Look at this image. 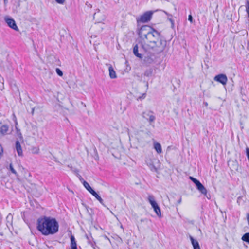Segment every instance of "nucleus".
<instances>
[{
	"label": "nucleus",
	"mask_w": 249,
	"mask_h": 249,
	"mask_svg": "<svg viewBox=\"0 0 249 249\" xmlns=\"http://www.w3.org/2000/svg\"><path fill=\"white\" fill-rule=\"evenodd\" d=\"M168 19L171 23L172 28H173L174 27V21L173 19L172 18V17H168Z\"/></svg>",
	"instance_id": "obj_24"
},
{
	"label": "nucleus",
	"mask_w": 249,
	"mask_h": 249,
	"mask_svg": "<svg viewBox=\"0 0 249 249\" xmlns=\"http://www.w3.org/2000/svg\"><path fill=\"white\" fill-rule=\"evenodd\" d=\"M154 149L156 150L158 154H160L162 152L161 146L160 143L155 142L154 143Z\"/></svg>",
	"instance_id": "obj_11"
},
{
	"label": "nucleus",
	"mask_w": 249,
	"mask_h": 249,
	"mask_svg": "<svg viewBox=\"0 0 249 249\" xmlns=\"http://www.w3.org/2000/svg\"><path fill=\"white\" fill-rule=\"evenodd\" d=\"M214 79L215 81L219 82L224 85L226 84L228 81L226 75L224 74H220L216 75L214 77Z\"/></svg>",
	"instance_id": "obj_7"
},
{
	"label": "nucleus",
	"mask_w": 249,
	"mask_h": 249,
	"mask_svg": "<svg viewBox=\"0 0 249 249\" xmlns=\"http://www.w3.org/2000/svg\"><path fill=\"white\" fill-rule=\"evenodd\" d=\"M4 20L6 23L10 28L15 31H18V28L16 24L15 21L13 18L6 16L4 18Z\"/></svg>",
	"instance_id": "obj_5"
},
{
	"label": "nucleus",
	"mask_w": 249,
	"mask_h": 249,
	"mask_svg": "<svg viewBox=\"0 0 249 249\" xmlns=\"http://www.w3.org/2000/svg\"><path fill=\"white\" fill-rule=\"evenodd\" d=\"M55 1L59 4H63L64 3L65 0H55Z\"/></svg>",
	"instance_id": "obj_26"
},
{
	"label": "nucleus",
	"mask_w": 249,
	"mask_h": 249,
	"mask_svg": "<svg viewBox=\"0 0 249 249\" xmlns=\"http://www.w3.org/2000/svg\"><path fill=\"white\" fill-rule=\"evenodd\" d=\"M15 148L19 156L23 155V151L21 148V144L18 140H17L15 142Z\"/></svg>",
	"instance_id": "obj_8"
},
{
	"label": "nucleus",
	"mask_w": 249,
	"mask_h": 249,
	"mask_svg": "<svg viewBox=\"0 0 249 249\" xmlns=\"http://www.w3.org/2000/svg\"><path fill=\"white\" fill-rule=\"evenodd\" d=\"M6 1V0H4V2Z\"/></svg>",
	"instance_id": "obj_49"
},
{
	"label": "nucleus",
	"mask_w": 249,
	"mask_h": 249,
	"mask_svg": "<svg viewBox=\"0 0 249 249\" xmlns=\"http://www.w3.org/2000/svg\"><path fill=\"white\" fill-rule=\"evenodd\" d=\"M145 75H146V76H149V73H147L146 72V73H145Z\"/></svg>",
	"instance_id": "obj_44"
},
{
	"label": "nucleus",
	"mask_w": 249,
	"mask_h": 249,
	"mask_svg": "<svg viewBox=\"0 0 249 249\" xmlns=\"http://www.w3.org/2000/svg\"><path fill=\"white\" fill-rule=\"evenodd\" d=\"M188 20L191 22H193V17L191 15H189L188 16Z\"/></svg>",
	"instance_id": "obj_32"
},
{
	"label": "nucleus",
	"mask_w": 249,
	"mask_h": 249,
	"mask_svg": "<svg viewBox=\"0 0 249 249\" xmlns=\"http://www.w3.org/2000/svg\"><path fill=\"white\" fill-rule=\"evenodd\" d=\"M133 53L138 57L140 58H142L141 54L138 53V47L137 45H136L133 48Z\"/></svg>",
	"instance_id": "obj_16"
},
{
	"label": "nucleus",
	"mask_w": 249,
	"mask_h": 249,
	"mask_svg": "<svg viewBox=\"0 0 249 249\" xmlns=\"http://www.w3.org/2000/svg\"><path fill=\"white\" fill-rule=\"evenodd\" d=\"M8 126L7 125H3L1 126L0 128V133L4 135L6 134L8 130Z\"/></svg>",
	"instance_id": "obj_12"
},
{
	"label": "nucleus",
	"mask_w": 249,
	"mask_h": 249,
	"mask_svg": "<svg viewBox=\"0 0 249 249\" xmlns=\"http://www.w3.org/2000/svg\"><path fill=\"white\" fill-rule=\"evenodd\" d=\"M83 184L84 187L90 193H91L92 191H94L90 187V186L89 185V184L86 181H83Z\"/></svg>",
	"instance_id": "obj_18"
},
{
	"label": "nucleus",
	"mask_w": 249,
	"mask_h": 249,
	"mask_svg": "<svg viewBox=\"0 0 249 249\" xmlns=\"http://www.w3.org/2000/svg\"><path fill=\"white\" fill-rule=\"evenodd\" d=\"M70 238H71V248L76 247L77 244H76L74 236L73 235L71 234Z\"/></svg>",
	"instance_id": "obj_17"
},
{
	"label": "nucleus",
	"mask_w": 249,
	"mask_h": 249,
	"mask_svg": "<svg viewBox=\"0 0 249 249\" xmlns=\"http://www.w3.org/2000/svg\"><path fill=\"white\" fill-rule=\"evenodd\" d=\"M148 200L152 207L154 206L157 204V202L155 200L154 197L152 195H149L148 197Z\"/></svg>",
	"instance_id": "obj_15"
},
{
	"label": "nucleus",
	"mask_w": 249,
	"mask_h": 249,
	"mask_svg": "<svg viewBox=\"0 0 249 249\" xmlns=\"http://www.w3.org/2000/svg\"><path fill=\"white\" fill-rule=\"evenodd\" d=\"M91 194L100 202L101 204H103V200L94 190L92 191Z\"/></svg>",
	"instance_id": "obj_14"
},
{
	"label": "nucleus",
	"mask_w": 249,
	"mask_h": 249,
	"mask_svg": "<svg viewBox=\"0 0 249 249\" xmlns=\"http://www.w3.org/2000/svg\"><path fill=\"white\" fill-rule=\"evenodd\" d=\"M9 167H10V169L11 171L12 172V173H13V174H14L15 175H17V173L16 171L14 169L13 165L11 163L10 164Z\"/></svg>",
	"instance_id": "obj_23"
},
{
	"label": "nucleus",
	"mask_w": 249,
	"mask_h": 249,
	"mask_svg": "<svg viewBox=\"0 0 249 249\" xmlns=\"http://www.w3.org/2000/svg\"><path fill=\"white\" fill-rule=\"evenodd\" d=\"M37 229L43 235L46 236L57 232L59 225L55 218L44 216L38 219Z\"/></svg>",
	"instance_id": "obj_2"
},
{
	"label": "nucleus",
	"mask_w": 249,
	"mask_h": 249,
	"mask_svg": "<svg viewBox=\"0 0 249 249\" xmlns=\"http://www.w3.org/2000/svg\"><path fill=\"white\" fill-rule=\"evenodd\" d=\"M105 238H106V239H108V240H109V239L107 236H105Z\"/></svg>",
	"instance_id": "obj_45"
},
{
	"label": "nucleus",
	"mask_w": 249,
	"mask_h": 249,
	"mask_svg": "<svg viewBox=\"0 0 249 249\" xmlns=\"http://www.w3.org/2000/svg\"><path fill=\"white\" fill-rule=\"evenodd\" d=\"M246 150L247 156L249 160V148L247 147Z\"/></svg>",
	"instance_id": "obj_28"
},
{
	"label": "nucleus",
	"mask_w": 249,
	"mask_h": 249,
	"mask_svg": "<svg viewBox=\"0 0 249 249\" xmlns=\"http://www.w3.org/2000/svg\"><path fill=\"white\" fill-rule=\"evenodd\" d=\"M94 19L98 23L104 21L106 18V16L104 12H101L99 9H97L93 15Z\"/></svg>",
	"instance_id": "obj_4"
},
{
	"label": "nucleus",
	"mask_w": 249,
	"mask_h": 249,
	"mask_svg": "<svg viewBox=\"0 0 249 249\" xmlns=\"http://www.w3.org/2000/svg\"><path fill=\"white\" fill-rule=\"evenodd\" d=\"M0 88H1V89H3L4 88V87H3V82H2L1 83V85H0Z\"/></svg>",
	"instance_id": "obj_39"
},
{
	"label": "nucleus",
	"mask_w": 249,
	"mask_h": 249,
	"mask_svg": "<svg viewBox=\"0 0 249 249\" xmlns=\"http://www.w3.org/2000/svg\"><path fill=\"white\" fill-rule=\"evenodd\" d=\"M245 7H246V9H249V0L246 1Z\"/></svg>",
	"instance_id": "obj_29"
},
{
	"label": "nucleus",
	"mask_w": 249,
	"mask_h": 249,
	"mask_svg": "<svg viewBox=\"0 0 249 249\" xmlns=\"http://www.w3.org/2000/svg\"><path fill=\"white\" fill-rule=\"evenodd\" d=\"M56 71L58 75H59L60 76L63 75V72L59 69L57 68L56 69Z\"/></svg>",
	"instance_id": "obj_25"
},
{
	"label": "nucleus",
	"mask_w": 249,
	"mask_h": 249,
	"mask_svg": "<svg viewBox=\"0 0 249 249\" xmlns=\"http://www.w3.org/2000/svg\"><path fill=\"white\" fill-rule=\"evenodd\" d=\"M153 12L147 11L137 19L138 22L145 23L149 21L152 17Z\"/></svg>",
	"instance_id": "obj_3"
},
{
	"label": "nucleus",
	"mask_w": 249,
	"mask_h": 249,
	"mask_svg": "<svg viewBox=\"0 0 249 249\" xmlns=\"http://www.w3.org/2000/svg\"><path fill=\"white\" fill-rule=\"evenodd\" d=\"M3 81H4L3 78V77H2L0 75V81L2 83V82H3Z\"/></svg>",
	"instance_id": "obj_38"
},
{
	"label": "nucleus",
	"mask_w": 249,
	"mask_h": 249,
	"mask_svg": "<svg viewBox=\"0 0 249 249\" xmlns=\"http://www.w3.org/2000/svg\"><path fill=\"white\" fill-rule=\"evenodd\" d=\"M12 116H13V120L15 122L16 124H18V122H17V118L16 117L15 115L14 114H13Z\"/></svg>",
	"instance_id": "obj_27"
},
{
	"label": "nucleus",
	"mask_w": 249,
	"mask_h": 249,
	"mask_svg": "<svg viewBox=\"0 0 249 249\" xmlns=\"http://www.w3.org/2000/svg\"><path fill=\"white\" fill-rule=\"evenodd\" d=\"M34 109H32V114H33V113H34Z\"/></svg>",
	"instance_id": "obj_48"
},
{
	"label": "nucleus",
	"mask_w": 249,
	"mask_h": 249,
	"mask_svg": "<svg viewBox=\"0 0 249 249\" xmlns=\"http://www.w3.org/2000/svg\"><path fill=\"white\" fill-rule=\"evenodd\" d=\"M195 184L196 187H198L200 184H201V183H200V182L197 179V180L195 182Z\"/></svg>",
	"instance_id": "obj_30"
},
{
	"label": "nucleus",
	"mask_w": 249,
	"mask_h": 249,
	"mask_svg": "<svg viewBox=\"0 0 249 249\" xmlns=\"http://www.w3.org/2000/svg\"><path fill=\"white\" fill-rule=\"evenodd\" d=\"M71 249H77V247H72L71 248Z\"/></svg>",
	"instance_id": "obj_43"
},
{
	"label": "nucleus",
	"mask_w": 249,
	"mask_h": 249,
	"mask_svg": "<svg viewBox=\"0 0 249 249\" xmlns=\"http://www.w3.org/2000/svg\"><path fill=\"white\" fill-rule=\"evenodd\" d=\"M164 13H165L166 15H167L168 16V17H172V15L168 14V13L167 12H166V11H164Z\"/></svg>",
	"instance_id": "obj_36"
},
{
	"label": "nucleus",
	"mask_w": 249,
	"mask_h": 249,
	"mask_svg": "<svg viewBox=\"0 0 249 249\" xmlns=\"http://www.w3.org/2000/svg\"><path fill=\"white\" fill-rule=\"evenodd\" d=\"M78 178H79V179H80L81 181H83H83H84V180L83 178H82V177L80 175H79V174L78 175Z\"/></svg>",
	"instance_id": "obj_34"
},
{
	"label": "nucleus",
	"mask_w": 249,
	"mask_h": 249,
	"mask_svg": "<svg viewBox=\"0 0 249 249\" xmlns=\"http://www.w3.org/2000/svg\"><path fill=\"white\" fill-rule=\"evenodd\" d=\"M142 96H143V98H145V94H143Z\"/></svg>",
	"instance_id": "obj_47"
},
{
	"label": "nucleus",
	"mask_w": 249,
	"mask_h": 249,
	"mask_svg": "<svg viewBox=\"0 0 249 249\" xmlns=\"http://www.w3.org/2000/svg\"><path fill=\"white\" fill-rule=\"evenodd\" d=\"M190 179L195 183V182L197 180V179L192 177H190Z\"/></svg>",
	"instance_id": "obj_33"
},
{
	"label": "nucleus",
	"mask_w": 249,
	"mask_h": 249,
	"mask_svg": "<svg viewBox=\"0 0 249 249\" xmlns=\"http://www.w3.org/2000/svg\"><path fill=\"white\" fill-rule=\"evenodd\" d=\"M141 46L145 52L160 53L166 46V40L161 38L160 34L148 25L142 26L139 30Z\"/></svg>",
	"instance_id": "obj_1"
},
{
	"label": "nucleus",
	"mask_w": 249,
	"mask_h": 249,
	"mask_svg": "<svg viewBox=\"0 0 249 249\" xmlns=\"http://www.w3.org/2000/svg\"><path fill=\"white\" fill-rule=\"evenodd\" d=\"M73 172H74L75 173H76V174H77V175H78V171L77 170H73Z\"/></svg>",
	"instance_id": "obj_41"
},
{
	"label": "nucleus",
	"mask_w": 249,
	"mask_h": 249,
	"mask_svg": "<svg viewBox=\"0 0 249 249\" xmlns=\"http://www.w3.org/2000/svg\"><path fill=\"white\" fill-rule=\"evenodd\" d=\"M195 184L196 187H198L200 184H201V183H200V182L197 179V180L195 182Z\"/></svg>",
	"instance_id": "obj_31"
},
{
	"label": "nucleus",
	"mask_w": 249,
	"mask_h": 249,
	"mask_svg": "<svg viewBox=\"0 0 249 249\" xmlns=\"http://www.w3.org/2000/svg\"><path fill=\"white\" fill-rule=\"evenodd\" d=\"M242 239L249 244V233H245L242 237Z\"/></svg>",
	"instance_id": "obj_19"
},
{
	"label": "nucleus",
	"mask_w": 249,
	"mask_h": 249,
	"mask_svg": "<svg viewBox=\"0 0 249 249\" xmlns=\"http://www.w3.org/2000/svg\"><path fill=\"white\" fill-rule=\"evenodd\" d=\"M246 11L247 13V14H248V17L249 18V9H246Z\"/></svg>",
	"instance_id": "obj_40"
},
{
	"label": "nucleus",
	"mask_w": 249,
	"mask_h": 249,
	"mask_svg": "<svg viewBox=\"0 0 249 249\" xmlns=\"http://www.w3.org/2000/svg\"><path fill=\"white\" fill-rule=\"evenodd\" d=\"M152 207L154 210L156 209V208H158L159 206H158V204L157 203L155 205H154V206H152Z\"/></svg>",
	"instance_id": "obj_35"
},
{
	"label": "nucleus",
	"mask_w": 249,
	"mask_h": 249,
	"mask_svg": "<svg viewBox=\"0 0 249 249\" xmlns=\"http://www.w3.org/2000/svg\"><path fill=\"white\" fill-rule=\"evenodd\" d=\"M142 116L147 120L150 123L154 122L156 118L153 115V112L151 111H145L142 113Z\"/></svg>",
	"instance_id": "obj_6"
},
{
	"label": "nucleus",
	"mask_w": 249,
	"mask_h": 249,
	"mask_svg": "<svg viewBox=\"0 0 249 249\" xmlns=\"http://www.w3.org/2000/svg\"><path fill=\"white\" fill-rule=\"evenodd\" d=\"M147 165L149 166V168L150 169V170L152 171H157V169L156 168V167L155 166V165L152 163H147Z\"/></svg>",
	"instance_id": "obj_20"
},
{
	"label": "nucleus",
	"mask_w": 249,
	"mask_h": 249,
	"mask_svg": "<svg viewBox=\"0 0 249 249\" xmlns=\"http://www.w3.org/2000/svg\"><path fill=\"white\" fill-rule=\"evenodd\" d=\"M109 72V76L111 79H114L117 77L116 72L114 70L112 66L111 65H109V67L108 68Z\"/></svg>",
	"instance_id": "obj_10"
},
{
	"label": "nucleus",
	"mask_w": 249,
	"mask_h": 249,
	"mask_svg": "<svg viewBox=\"0 0 249 249\" xmlns=\"http://www.w3.org/2000/svg\"><path fill=\"white\" fill-rule=\"evenodd\" d=\"M190 239L194 249H200L199 244L197 240L194 239L192 236H190Z\"/></svg>",
	"instance_id": "obj_9"
},
{
	"label": "nucleus",
	"mask_w": 249,
	"mask_h": 249,
	"mask_svg": "<svg viewBox=\"0 0 249 249\" xmlns=\"http://www.w3.org/2000/svg\"><path fill=\"white\" fill-rule=\"evenodd\" d=\"M18 136H19V138H20V140H21V141H22L23 138H22V136L21 134V133H19V134H18Z\"/></svg>",
	"instance_id": "obj_37"
},
{
	"label": "nucleus",
	"mask_w": 249,
	"mask_h": 249,
	"mask_svg": "<svg viewBox=\"0 0 249 249\" xmlns=\"http://www.w3.org/2000/svg\"><path fill=\"white\" fill-rule=\"evenodd\" d=\"M197 189L202 194L205 195L207 194V191L204 186L201 183L198 187H196Z\"/></svg>",
	"instance_id": "obj_13"
},
{
	"label": "nucleus",
	"mask_w": 249,
	"mask_h": 249,
	"mask_svg": "<svg viewBox=\"0 0 249 249\" xmlns=\"http://www.w3.org/2000/svg\"><path fill=\"white\" fill-rule=\"evenodd\" d=\"M31 151L33 154H38L39 152V148L38 147H34L32 148Z\"/></svg>",
	"instance_id": "obj_21"
},
{
	"label": "nucleus",
	"mask_w": 249,
	"mask_h": 249,
	"mask_svg": "<svg viewBox=\"0 0 249 249\" xmlns=\"http://www.w3.org/2000/svg\"><path fill=\"white\" fill-rule=\"evenodd\" d=\"M154 211L158 216H159L161 215L160 209L159 207L158 208H156V209L154 210Z\"/></svg>",
	"instance_id": "obj_22"
},
{
	"label": "nucleus",
	"mask_w": 249,
	"mask_h": 249,
	"mask_svg": "<svg viewBox=\"0 0 249 249\" xmlns=\"http://www.w3.org/2000/svg\"><path fill=\"white\" fill-rule=\"evenodd\" d=\"M181 198L180 197V198H179V199L178 200V204H180V203H181Z\"/></svg>",
	"instance_id": "obj_42"
},
{
	"label": "nucleus",
	"mask_w": 249,
	"mask_h": 249,
	"mask_svg": "<svg viewBox=\"0 0 249 249\" xmlns=\"http://www.w3.org/2000/svg\"><path fill=\"white\" fill-rule=\"evenodd\" d=\"M204 104L206 106L208 105V103L207 102L204 103Z\"/></svg>",
	"instance_id": "obj_46"
}]
</instances>
